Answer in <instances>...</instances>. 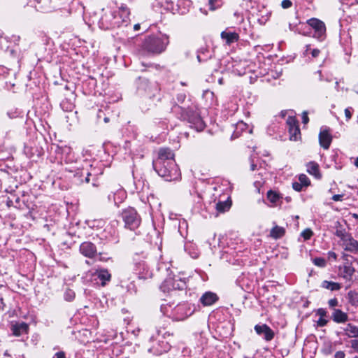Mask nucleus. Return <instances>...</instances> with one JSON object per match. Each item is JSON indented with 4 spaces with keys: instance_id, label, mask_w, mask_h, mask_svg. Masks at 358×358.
<instances>
[{
    "instance_id": "9d476101",
    "label": "nucleus",
    "mask_w": 358,
    "mask_h": 358,
    "mask_svg": "<svg viewBox=\"0 0 358 358\" xmlns=\"http://www.w3.org/2000/svg\"><path fill=\"white\" fill-rule=\"evenodd\" d=\"M80 252L86 257L93 258L96 255V248L92 243L86 241L80 245Z\"/></svg>"
},
{
    "instance_id": "7ed1b4c3",
    "label": "nucleus",
    "mask_w": 358,
    "mask_h": 358,
    "mask_svg": "<svg viewBox=\"0 0 358 358\" xmlns=\"http://www.w3.org/2000/svg\"><path fill=\"white\" fill-rule=\"evenodd\" d=\"M121 20H116V12L105 13L99 20V27L105 30L120 27L123 23L127 22L129 17V10L127 6L120 8Z\"/></svg>"
},
{
    "instance_id": "3c124183",
    "label": "nucleus",
    "mask_w": 358,
    "mask_h": 358,
    "mask_svg": "<svg viewBox=\"0 0 358 358\" xmlns=\"http://www.w3.org/2000/svg\"><path fill=\"white\" fill-rule=\"evenodd\" d=\"M311 55L313 57L315 58L317 57H318V55H320V50H318V49H313L312 51H311Z\"/></svg>"
},
{
    "instance_id": "603ef678",
    "label": "nucleus",
    "mask_w": 358,
    "mask_h": 358,
    "mask_svg": "<svg viewBox=\"0 0 358 358\" xmlns=\"http://www.w3.org/2000/svg\"><path fill=\"white\" fill-rule=\"evenodd\" d=\"M350 303L354 306H358V298L357 297H352L350 299Z\"/></svg>"
},
{
    "instance_id": "de8ad7c7",
    "label": "nucleus",
    "mask_w": 358,
    "mask_h": 358,
    "mask_svg": "<svg viewBox=\"0 0 358 358\" xmlns=\"http://www.w3.org/2000/svg\"><path fill=\"white\" fill-rule=\"evenodd\" d=\"M343 194H335L332 196V199L334 201H339L343 200Z\"/></svg>"
},
{
    "instance_id": "9b49d317",
    "label": "nucleus",
    "mask_w": 358,
    "mask_h": 358,
    "mask_svg": "<svg viewBox=\"0 0 358 358\" xmlns=\"http://www.w3.org/2000/svg\"><path fill=\"white\" fill-rule=\"evenodd\" d=\"M167 287L168 289L183 290L186 287L185 281L181 279H167L163 284V287Z\"/></svg>"
},
{
    "instance_id": "4be33fe9",
    "label": "nucleus",
    "mask_w": 358,
    "mask_h": 358,
    "mask_svg": "<svg viewBox=\"0 0 358 358\" xmlns=\"http://www.w3.org/2000/svg\"><path fill=\"white\" fill-rule=\"evenodd\" d=\"M307 171L309 174L314 176L317 178H320L321 175L320 173L319 165L315 162H310L306 165Z\"/></svg>"
},
{
    "instance_id": "a878e982",
    "label": "nucleus",
    "mask_w": 358,
    "mask_h": 358,
    "mask_svg": "<svg viewBox=\"0 0 358 358\" xmlns=\"http://www.w3.org/2000/svg\"><path fill=\"white\" fill-rule=\"evenodd\" d=\"M266 196L268 200L272 203L273 206L276 205L281 198V196L279 193L273 190L268 191Z\"/></svg>"
},
{
    "instance_id": "338daca9",
    "label": "nucleus",
    "mask_w": 358,
    "mask_h": 358,
    "mask_svg": "<svg viewBox=\"0 0 358 358\" xmlns=\"http://www.w3.org/2000/svg\"><path fill=\"white\" fill-rule=\"evenodd\" d=\"M239 126H245V124H243V122H241V123L239 124Z\"/></svg>"
},
{
    "instance_id": "09e8293b",
    "label": "nucleus",
    "mask_w": 358,
    "mask_h": 358,
    "mask_svg": "<svg viewBox=\"0 0 358 358\" xmlns=\"http://www.w3.org/2000/svg\"><path fill=\"white\" fill-rule=\"evenodd\" d=\"M217 1V0H209L208 3L211 10H215L217 8V6H215Z\"/></svg>"
},
{
    "instance_id": "f257e3e1",
    "label": "nucleus",
    "mask_w": 358,
    "mask_h": 358,
    "mask_svg": "<svg viewBox=\"0 0 358 358\" xmlns=\"http://www.w3.org/2000/svg\"><path fill=\"white\" fill-rule=\"evenodd\" d=\"M174 156L170 148H162L159 150L158 157L152 162L155 171L167 181L176 180L180 177Z\"/></svg>"
},
{
    "instance_id": "f8f14e48",
    "label": "nucleus",
    "mask_w": 358,
    "mask_h": 358,
    "mask_svg": "<svg viewBox=\"0 0 358 358\" xmlns=\"http://www.w3.org/2000/svg\"><path fill=\"white\" fill-rule=\"evenodd\" d=\"M332 141V136L327 129H321L319 134V142L321 147L324 149H329Z\"/></svg>"
},
{
    "instance_id": "8fccbe9b",
    "label": "nucleus",
    "mask_w": 358,
    "mask_h": 358,
    "mask_svg": "<svg viewBox=\"0 0 358 358\" xmlns=\"http://www.w3.org/2000/svg\"><path fill=\"white\" fill-rule=\"evenodd\" d=\"M327 255H328V258L329 259H332L334 260H336V258H337V255L334 252H332V251H329L328 253H327Z\"/></svg>"
},
{
    "instance_id": "c756f323",
    "label": "nucleus",
    "mask_w": 358,
    "mask_h": 358,
    "mask_svg": "<svg viewBox=\"0 0 358 358\" xmlns=\"http://www.w3.org/2000/svg\"><path fill=\"white\" fill-rule=\"evenodd\" d=\"M289 139L291 141H297L301 137V131L299 127L289 128Z\"/></svg>"
},
{
    "instance_id": "2f4dec72",
    "label": "nucleus",
    "mask_w": 358,
    "mask_h": 358,
    "mask_svg": "<svg viewBox=\"0 0 358 358\" xmlns=\"http://www.w3.org/2000/svg\"><path fill=\"white\" fill-rule=\"evenodd\" d=\"M335 235L340 238L342 241H343L349 236L350 234L347 233L345 230L337 229L336 231Z\"/></svg>"
},
{
    "instance_id": "0e129e2a",
    "label": "nucleus",
    "mask_w": 358,
    "mask_h": 358,
    "mask_svg": "<svg viewBox=\"0 0 358 358\" xmlns=\"http://www.w3.org/2000/svg\"><path fill=\"white\" fill-rule=\"evenodd\" d=\"M310 45H306V51H305L306 52H307L310 50Z\"/></svg>"
},
{
    "instance_id": "c03bdc74",
    "label": "nucleus",
    "mask_w": 358,
    "mask_h": 358,
    "mask_svg": "<svg viewBox=\"0 0 358 358\" xmlns=\"http://www.w3.org/2000/svg\"><path fill=\"white\" fill-rule=\"evenodd\" d=\"M345 354L343 351H338L334 355V358H345Z\"/></svg>"
},
{
    "instance_id": "680f3d73",
    "label": "nucleus",
    "mask_w": 358,
    "mask_h": 358,
    "mask_svg": "<svg viewBox=\"0 0 358 358\" xmlns=\"http://www.w3.org/2000/svg\"><path fill=\"white\" fill-rule=\"evenodd\" d=\"M8 115L10 118H13V117H16V115H11V113H10V112H8Z\"/></svg>"
},
{
    "instance_id": "2eb2a0df",
    "label": "nucleus",
    "mask_w": 358,
    "mask_h": 358,
    "mask_svg": "<svg viewBox=\"0 0 358 358\" xmlns=\"http://www.w3.org/2000/svg\"><path fill=\"white\" fill-rule=\"evenodd\" d=\"M34 7L41 12H50L54 7L52 6V0H33Z\"/></svg>"
},
{
    "instance_id": "bf43d9fd",
    "label": "nucleus",
    "mask_w": 358,
    "mask_h": 358,
    "mask_svg": "<svg viewBox=\"0 0 358 358\" xmlns=\"http://www.w3.org/2000/svg\"><path fill=\"white\" fill-rule=\"evenodd\" d=\"M354 164L358 168V157L355 159Z\"/></svg>"
},
{
    "instance_id": "052dcab7",
    "label": "nucleus",
    "mask_w": 358,
    "mask_h": 358,
    "mask_svg": "<svg viewBox=\"0 0 358 358\" xmlns=\"http://www.w3.org/2000/svg\"><path fill=\"white\" fill-rule=\"evenodd\" d=\"M134 28L135 30H138L140 29V24H135Z\"/></svg>"
},
{
    "instance_id": "72a5a7b5",
    "label": "nucleus",
    "mask_w": 358,
    "mask_h": 358,
    "mask_svg": "<svg viewBox=\"0 0 358 358\" xmlns=\"http://www.w3.org/2000/svg\"><path fill=\"white\" fill-rule=\"evenodd\" d=\"M313 233L311 229H306L301 232V236L304 238V240H308L311 238Z\"/></svg>"
},
{
    "instance_id": "6ab92c4d",
    "label": "nucleus",
    "mask_w": 358,
    "mask_h": 358,
    "mask_svg": "<svg viewBox=\"0 0 358 358\" xmlns=\"http://www.w3.org/2000/svg\"><path fill=\"white\" fill-rule=\"evenodd\" d=\"M355 271V268L348 262L340 268L341 275L346 280H350Z\"/></svg>"
},
{
    "instance_id": "13d9d810",
    "label": "nucleus",
    "mask_w": 358,
    "mask_h": 358,
    "mask_svg": "<svg viewBox=\"0 0 358 358\" xmlns=\"http://www.w3.org/2000/svg\"><path fill=\"white\" fill-rule=\"evenodd\" d=\"M256 167H257V165L255 164L253 162H252L251 166H250V169L252 171H255L256 169Z\"/></svg>"
},
{
    "instance_id": "69168bd1",
    "label": "nucleus",
    "mask_w": 358,
    "mask_h": 358,
    "mask_svg": "<svg viewBox=\"0 0 358 358\" xmlns=\"http://www.w3.org/2000/svg\"><path fill=\"white\" fill-rule=\"evenodd\" d=\"M109 121V118L108 117H105L104 118V122H108Z\"/></svg>"
},
{
    "instance_id": "473e14b6",
    "label": "nucleus",
    "mask_w": 358,
    "mask_h": 358,
    "mask_svg": "<svg viewBox=\"0 0 358 358\" xmlns=\"http://www.w3.org/2000/svg\"><path fill=\"white\" fill-rule=\"evenodd\" d=\"M287 124L288 126V130L289 128L299 127L298 121L293 117H289L287 120Z\"/></svg>"
},
{
    "instance_id": "58836bf2",
    "label": "nucleus",
    "mask_w": 358,
    "mask_h": 358,
    "mask_svg": "<svg viewBox=\"0 0 358 358\" xmlns=\"http://www.w3.org/2000/svg\"><path fill=\"white\" fill-rule=\"evenodd\" d=\"M350 343H351V348L355 351L358 352V340H357V339L352 340Z\"/></svg>"
},
{
    "instance_id": "39448f33",
    "label": "nucleus",
    "mask_w": 358,
    "mask_h": 358,
    "mask_svg": "<svg viewBox=\"0 0 358 358\" xmlns=\"http://www.w3.org/2000/svg\"><path fill=\"white\" fill-rule=\"evenodd\" d=\"M121 217L124 223V227L130 230L137 229L141 222V218L137 211L131 207L124 209Z\"/></svg>"
},
{
    "instance_id": "423d86ee",
    "label": "nucleus",
    "mask_w": 358,
    "mask_h": 358,
    "mask_svg": "<svg viewBox=\"0 0 358 358\" xmlns=\"http://www.w3.org/2000/svg\"><path fill=\"white\" fill-rule=\"evenodd\" d=\"M133 271L139 279H148L152 275L148 264L145 261H138L136 259L133 266Z\"/></svg>"
},
{
    "instance_id": "7c9ffc66",
    "label": "nucleus",
    "mask_w": 358,
    "mask_h": 358,
    "mask_svg": "<svg viewBox=\"0 0 358 358\" xmlns=\"http://www.w3.org/2000/svg\"><path fill=\"white\" fill-rule=\"evenodd\" d=\"M313 264L320 268H324L326 266V260L322 257H316L313 259Z\"/></svg>"
},
{
    "instance_id": "774afa93",
    "label": "nucleus",
    "mask_w": 358,
    "mask_h": 358,
    "mask_svg": "<svg viewBox=\"0 0 358 358\" xmlns=\"http://www.w3.org/2000/svg\"><path fill=\"white\" fill-rule=\"evenodd\" d=\"M10 203H13V201H8V206H10Z\"/></svg>"
},
{
    "instance_id": "6e6d98bb",
    "label": "nucleus",
    "mask_w": 358,
    "mask_h": 358,
    "mask_svg": "<svg viewBox=\"0 0 358 358\" xmlns=\"http://www.w3.org/2000/svg\"><path fill=\"white\" fill-rule=\"evenodd\" d=\"M115 12H116V20H121V18H120L121 12H120V9L118 10V11H115Z\"/></svg>"
},
{
    "instance_id": "4c0bfd02",
    "label": "nucleus",
    "mask_w": 358,
    "mask_h": 358,
    "mask_svg": "<svg viewBox=\"0 0 358 358\" xmlns=\"http://www.w3.org/2000/svg\"><path fill=\"white\" fill-rule=\"evenodd\" d=\"M328 304H329V307L334 308L338 306V301L337 299L334 298V299L329 300Z\"/></svg>"
},
{
    "instance_id": "5701e85b",
    "label": "nucleus",
    "mask_w": 358,
    "mask_h": 358,
    "mask_svg": "<svg viewBox=\"0 0 358 358\" xmlns=\"http://www.w3.org/2000/svg\"><path fill=\"white\" fill-rule=\"evenodd\" d=\"M343 331L348 337L357 338L358 337V327L352 324H348L344 328Z\"/></svg>"
},
{
    "instance_id": "0eeeda50",
    "label": "nucleus",
    "mask_w": 358,
    "mask_h": 358,
    "mask_svg": "<svg viewBox=\"0 0 358 358\" xmlns=\"http://www.w3.org/2000/svg\"><path fill=\"white\" fill-rule=\"evenodd\" d=\"M307 23L314 29L313 36L320 41H322L325 37L326 33L324 23L316 18L308 20Z\"/></svg>"
},
{
    "instance_id": "1a4fd4ad",
    "label": "nucleus",
    "mask_w": 358,
    "mask_h": 358,
    "mask_svg": "<svg viewBox=\"0 0 358 358\" xmlns=\"http://www.w3.org/2000/svg\"><path fill=\"white\" fill-rule=\"evenodd\" d=\"M255 330L258 335L263 336L266 341H271L274 338V331L266 324L255 325Z\"/></svg>"
},
{
    "instance_id": "c9c22d12",
    "label": "nucleus",
    "mask_w": 358,
    "mask_h": 358,
    "mask_svg": "<svg viewBox=\"0 0 358 358\" xmlns=\"http://www.w3.org/2000/svg\"><path fill=\"white\" fill-rule=\"evenodd\" d=\"M299 181H300V183L302 185H304V186H308L310 183V181H309V179L308 178V177L304 175V174H302L299 176Z\"/></svg>"
},
{
    "instance_id": "79ce46f5",
    "label": "nucleus",
    "mask_w": 358,
    "mask_h": 358,
    "mask_svg": "<svg viewBox=\"0 0 358 358\" xmlns=\"http://www.w3.org/2000/svg\"><path fill=\"white\" fill-rule=\"evenodd\" d=\"M317 314L320 317H325L327 316V311L324 308H319L317 311Z\"/></svg>"
},
{
    "instance_id": "20e7f679",
    "label": "nucleus",
    "mask_w": 358,
    "mask_h": 358,
    "mask_svg": "<svg viewBox=\"0 0 358 358\" xmlns=\"http://www.w3.org/2000/svg\"><path fill=\"white\" fill-rule=\"evenodd\" d=\"M169 43L166 35L149 36L143 41V49L149 53L160 54L166 50Z\"/></svg>"
},
{
    "instance_id": "f3484780",
    "label": "nucleus",
    "mask_w": 358,
    "mask_h": 358,
    "mask_svg": "<svg viewBox=\"0 0 358 358\" xmlns=\"http://www.w3.org/2000/svg\"><path fill=\"white\" fill-rule=\"evenodd\" d=\"M343 245L345 250L357 252L358 251V242L352 238L351 234L343 241Z\"/></svg>"
},
{
    "instance_id": "f704fd0d",
    "label": "nucleus",
    "mask_w": 358,
    "mask_h": 358,
    "mask_svg": "<svg viewBox=\"0 0 358 358\" xmlns=\"http://www.w3.org/2000/svg\"><path fill=\"white\" fill-rule=\"evenodd\" d=\"M75 297V293L71 289H68L66 291L64 294V298L68 301H71Z\"/></svg>"
},
{
    "instance_id": "a19ab883",
    "label": "nucleus",
    "mask_w": 358,
    "mask_h": 358,
    "mask_svg": "<svg viewBox=\"0 0 358 358\" xmlns=\"http://www.w3.org/2000/svg\"><path fill=\"white\" fill-rule=\"evenodd\" d=\"M302 185L299 182H295L292 183V187L294 190L300 192L302 189Z\"/></svg>"
},
{
    "instance_id": "37998d69",
    "label": "nucleus",
    "mask_w": 358,
    "mask_h": 358,
    "mask_svg": "<svg viewBox=\"0 0 358 358\" xmlns=\"http://www.w3.org/2000/svg\"><path fill=\"white\" fill-rule=\"evenodd\" d=\"M309 121L307 112L304 111L302 114V122L304 124H307Z\"/></svg>"
},
{
    "instance_id": "4d7b16f0",
    "label": "nucleus",
    "mask_w": 358,
    "mask_h": 358,
    "mask_svg": "<svg viewBox=\"0 0 358 358\" xmlns=\"http://www.w3.org/2000/svg\"><path fill=\"white\" fill-rule=\"evenodd\" d=\"M86 174H87V176L85 178V182H90V176L91 174L89 172H87Z\"/></svg>"
},
{
    "instance_id": "b1692460",
    "label": "nucleus",
    "mask_w": 358,
    "mask_h": 358,
    "mask_svg": "<svg viewBox=\"0 0 358 358\" xmlns=\"http://www.w3.org/2000/svg\"><path fill=\"white\" fill-rule=\"evenodd\" d=\"M196 57L199 62H202L210 59L212 57V55L208 48H201L198 50Z\"/></svg>"
},
{
    "instance_id": "f03ea898",
    "label": "nucleus",
    "mask_w": 358,
    "mask_h": 358,
    "mask_svg": "<svg viewBox=\"0 0 358 358\" xmlns=\"http://www.w3.org/2000/svg\"><path fill=\"white\" fill-rule=\"evenodd\" d=\"M161 312L173 320L182 321L190 316L194 310L187 303H179L173 306V304L164 303L161 305Z\"/></svg>"
},
{
    "instance_id": "ddd939ff",
    "label": "nucleus",
    "mask_w": 358,
    "mask_h": 358,
    "mask_svg": "<svg viewBox=\"0 0 358 358\" xmlns=\"http://www.w3.org/2000/svg\"><path fill=\"white\" fill-rule=\"evenodd\" d=\"M138 90L144 91L150 96L155 95L154 91L157 90V86L155 84H152L148 79L140 78V83L138 85Z\"/></svg>"
},
{
    "instance_id": "e433bc0d",
    "label": "nucleus",
    "mask_w": 358,
    "mask_h": 358,
    "mask_svg": "<svg viewBox=\"0 0 358 358\" xmlns=\"http://www.w3.org/2000/svg\"><path fill=\"white\" fill-rule=\"evenodd\" d=\"M292 3L290 0H283L281 3V6L283 8H289L292 6Z\"/></svg>"
},
{
    "instance_id": "4468645a",
    "label": "nucleus",
    "mask_w": 358,
    "mask_h": 358,
    "mask_svg": "<svg viewBox=\"0 0 358 358\" xmlns=\"http://www.w3.org/2000/svg\"><path fill=\"white\" fill-rule=\"evenodd\" d=\"M93 276L94 277V280H99L100 281L101 286H105L111 279V274L106 268L96 270Z\"/></svg>"
},
{
    "instance_id": "bb28decb",
    "label": "nucleus",
    "mask_w": 358,
    "mask_h": 358,
    "mask_svg": "<svg viewBox=\"0 0 358 358\" xmlns=\"http://www.w3.org/2000/svg\"><path fill=\"white\" fill-rule=\"evenodd\" d=\"M285 230L283 227L275 226L271 229L270 235L272 238L278 239L282 237L285 234Z\"/></svg>"
},
{
    "instance_id": "a18cd8bd",
    "label": "nucleus",
    "mask_w": 358,
    "mask_h": 358,
    "mask_svg": "<svg viewBox=\"0 0 358 358\" xmlns=\"http://www.w3.org/2000/svg\"><path fill=\"white\" fill-rule=\"evenodd\" d=\"M345 115L347 120H349L352 117V113L350 111V108L345 109Z\"/></svg>"
},
{
    "instance_id": "e2e57ef3",
    "label": "nucleus",
    "mask_w": 358,
    "mask_h": 358,
    "mask_svg": "<svg viewBox=\"0 0 358 358\" xmlns=\"http://www.w3.org/2000/svg\"><path fill=\"white\" fill-rule=\"evenodd\" d=\"M352 217H353L355 219L358 220V215H357V214L354 213V214L352 215Z\"/></svg>"
},
{
    "instance_id": "aec40b11",
    "label": "nucleus",
    "mask_w": 358,
    "mask_h": 358,
    "mask_svg": "<svg viewBox=\"0 0 358 358\" xmlns=\"http://www.w3.org/2000/svg\"><path fill=\"white\" fill-rule=\"evenodd\" d=\"M221 38L225 41L226 43L228 45L237 42L239 39V36L236 32H228L224 31L221 33Z\"/></svg>"
},
{
    "instance_id": "412c9836",
    "label": "nucleus",
    "mask_w": 358,
    "mask_h": 358,
    "mask_svg": "<svg viewBox=\"0 0 358 358\" xmlns=\"http://www.w3.org/2000/svg\"><path fill=\"white\" fill-rule=\"evenodd\" d=\"M231 206V200L229 196L227 197L226 201H218L216 203V210L219 213H224L228 211Z\"/></svg>"
},
{
    "instance_id": "dca6fc26",
    "label": "nucleus",
    "mask_w": 358,
    "mask_h": 358,
    "mask_svg": "<svg viewBox=\"0 0 358 358\" xmlns=\"http://www.w3.org/2000/svg\"><path fill=\"white\" fill-rule=\"evenodd\" d=\"M331 317L336 323H345L348 321V314L341 309L334 308Z\"/></svg>"
},
{
    "instance_id": "c85d7f7f",
    "label": "nucleus",
    "mask_w": 358,
    "mask_h": 358,
    "mask_svg": "<svg viewBox=\"0 0 358 358\" xmlns=\"http://www.w3.org/2000/svg\"><path fill=\"white\" fill-rule=\"evenodd\" d=\"M117 194L120 196V199L117 200L115 197V194H113V193L110 194L108 196V200L109 201L113 200L115 205H118L119 203L122 202V199L125 196V192L122 189H118L117 191Z\"/></svg>"
},
{
    "instance_id": "864d4df0",
    "label": "nucleus",
    "mask_w": 358,
    "mask_h": 358,
    "mask_svg": "<svg viewBox=\"0 0 358 358\" xmlns=\"http://www.w3.org/2000/svg\"><path fill=\"white\" fill-rule=\"evenodd\" d=\"M186 96L185 94H180L178 95V100L179 102H182L185 99Z\"/></svg>"
},
{
    "instance_id": "cd10ccee",
    "label": "nucleus",
    "mask_w": 358,
    "mask_h": 358,
    "mask_svg": "<svg viewBox=\"0 0 358 358\" xmlns=\"http://www.w3.org/2000/svg\"><path fill=\"white\" fill-rule=\"evenodd\" d=\"M28 326L25 323H21L13 326V333L15 336H20L22 333L27 332Z\"/></svg>"
},
{
    "instance_id": "6e6552de",
    "label": "nucleus",
    "mask_w": 358,
    "mask_h": 358,
    "mask_svg": "<svg viewBox=\"0 0 358 358\" xmlns=\"http://www.w3.org/2000/svg\"><path fill=\"white\" fill-rule=\"evenodd\" d=\"M184 120H187L190 124V127L194 128L196 131H202L205 127V124L201 117L196 113L192 110H187L183 115Z\"/></svg>"
},
{
    "instance_id": "393cba45",
    "label": "nucleus",
    "mask_w": 358,
    "mask_h": 358,
    "mask_svg": "<svg viewBox=\"0 0 358 358\" xmlns=\"http://www.w3.org/2000/svg\"><path fill=\"white\" fill-rule=\"evenodd\" d=\"M321 287L324 289H327L331 291H338L340 290L342 287L340 283L328 280H324L322 282Z\"/></svg>"
},
{
    "instance_id": "49530a36",
    "label": "nucleus",
    "mask_w": 358,
    "mask_h": 358,
    "mask_svg": "<svg viewBox=\"0 0 358 358\" xmlns=\"http://www.w3.org/2000/svg\"><path fill=\"white\" fill-rule=\"evenodd\" d=\"M52 358H66L65 353L64 352H58L54 355Z\"/></svg>"
},
{
    "instance_id": "ea45409f",
    "label": "nucleus",
    "mask_w": 358,
    "mask_h": 358,
    "mask_svg": "<svg viewBox=\"0 0 358 358\" xmlns=\"http://www.w3.org/2000/svg\"><path fill=\"white\" fill-rule=\"evenodd\" d=\"M327 320L325 317H320L317 321V325L319 327H324L327 324Z\"/></svg>"
},
{
    "instance_id": "a211bd4d",
    "label": "nucleus",
    "mask_w": 358,
    "mask_h": 358,
    "mask_svg": "<svg viewBox=\"0 0 358 358\" xmlns=\"http://www.w3.org/2000/svg\"><path fill=\"white\" fill-rule=\"evenodd\" d=\"M218 300V296L216 294L211 292H206L200 298V302L204 306H211Z\"/></svg>"
},
{
    "instance_id": "5fc2aeb1",
    "label": "nucleus",
    "mask_w": 358,
    "mask_h": 358,
    "mask_svg": "<svg viewBox=\"0 0 358 358\" xmlns=\"http://www.w3.org/2000/svg\"><path fill=\"white\" fill-rule=\"evenodd\" d=\"M5 304L3 303V299L2 297L0 298V308L3 309Z\"/></svg>"
}]
</instances>
